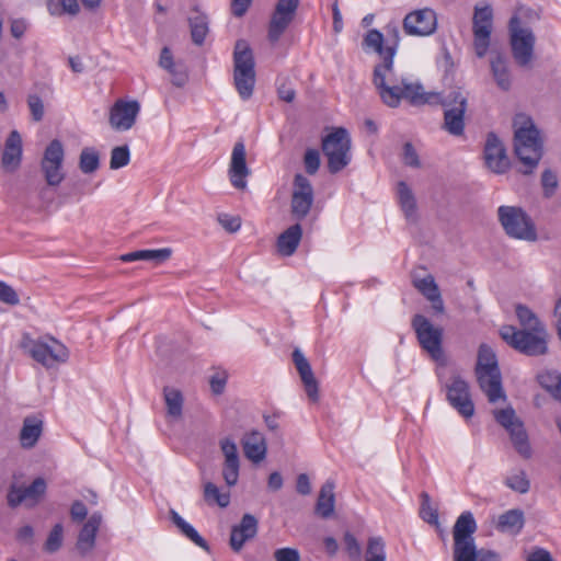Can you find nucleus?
Returning a JSON list of instances; mask_svg holds the SVG:
<instances>
[{
	"label": "nucleus",
	"instance_id": "cd10ccee",
	"mask_svg": "<svg viewBox=\"0 0 561 561\" xmlns=\"http://www.w3.org/2000/svg\"><path fill=\"white\" fill-rule=\"evenodd\" d=\"M242 447L245 457L255 463L261 462L266 456V440L261 432L252 431L245 434L242 438Z\"/></svg>",
	"mask_w": 561,
	"mask_h": 561
},
{
	"label": "nucleus",
	"instance_id": "b1692460",
	"mask_svg": "<svg viewBox=\"0 0 561 561\" xmlns=\"http://www.w3.org/2000/svg\"><path fill=\"white\" fill-rule=\"evenodd\" d=\"M220 448L225 456L222 477L228 486L238 482L240 459L236 443L230 438H224L220 442Z\"/></svg>",
	"mask_w": 561,
	"mask_h": 561
},
{
	"label": "nucleus",
	"instance_id": "dca6fc26",
	"mask_svg": "<svg viewBox=\"0 0 561 561\" xmlns=\"http://www.w3.org/2000/svg\"><path fill=\"white\" fill-rule=\"evenodd\" d=\"M446 397L449 404L463 417L474 414V404L468 382L455 374L449 383H445Z\"/></svg>",
	"mask_w": 561,
	"mask_h": 561
},
{
	"label": "nucleus",
	"instance_id": "7c9ffc66",
	"mask_svg": "<svg viewBox=\"0 0 561 561\" xmlns=\"http://www.w3.org/2000/svg\"><path fill=\"white\" fill-rule=\"evenodd\" d=\"M302 237V229L299 224L287 228L277 240V249L282 255L290 256L297 250Z\"/></svg>",
	"mask_w": 561,
	"mask_h": 561
},
{
	"label": "nucleus",
	"instance_id": "de8ad7c7",
	"mask_svg": "<svg viewBox=\"0 0 561 561\" xmlns=\"http://www.w3.org/2000/svg\"><path fill=\"white\" fill-rule=\"evenodd\" d=\"M64 541V527L61 524H56L50 530L45 543L44 550L48 553H54L58 551Z\"/></svg>",
	"mask_w": 561,
	"mask_h": 561
},
{
	"label": "nucleus",
	"instance_id": "37998d69",
	"mask_svg": "<svg viewBox=\"0 0 561 561\" xmlns=\"http://www.w3.org/2000/svg\"><path fill=\"white\" fill-rule=\"evenodd\" d=\"M204 500L210 505L227 507L230 503V493L221 492L216 484L207 482L204 485Z\"/></svg>",
	"mask_w": 561,
	"mask_h": 561
},
{
	"label": "nucleus",
	"instance_id": "f03ea898",
	"mask_svg": "<svg viewBox=\"0 0 561 561\" xmlns=\"http://www.w3.org/2000/svg\"><path fill=\"white\" fill-rule=\"evenodd\" d=\"M514 149L523 163V174H531L542 157V141L533 119L525 114L514 118Z\"/></svg>",
	"mask_w": 561,
	"mask_h": 561
},
{
	"label": "nucleus",
	"instance_id": "bf43d9fd",
	"mask_svg": "<svg viewBox=\"0 0 561 561\" xmlns=\"http://www.w3.org/2000/svg\"><path fill=\"white\" fill-rule=\"evenodd\" d=\"M345 549L353 560H359L362 556V548L357 539L351 533L344 535Z\"/></svg>",
	"mask_w": 561,
	"mask_h": 561
},
{
	"label": "nucleus",
	"instance_id": "774afa93",
	"mask_svg": "<svg viewBox=\"0 0 561 561\" xmlns=\"http://www.w3.org/2000/svg\"><path fill=\"white\" fill-rule=\"evenodd\" d=\"M526 561H553L549 551L538 548L534 550Z\"/></svg>",
	"mask_w": 561,
	"mask_h": 561
},
{
	"label": "nucleus",
	"instance_id": "7ed1b4c3",
	"mask_svg": "<svg viewBox=\"0 0 561 561\" xmlns=\"http://www.w3.org/2000/svg\"><path fill=\"white\" fill-rule=\"evenodd\" d=\"M474 371L479 388L486 396L490 403L506 401L507 397L503 389L497 358L490 346L480 345Z\"/></svg>",
	"mask_w": 561,
	"mask_h": 561
},
{
	"label": "nucleus",
	"instance_id": "6e6d98bb",
	"mask_svg": "<svg viewBox=\"0 0 561 561\" xmlns=\"http://www.w3.org/2000/svg\"><path fill=\"white\" fill-rule=\"evenodd\" d=\"M541 185L543 195L546 197H551L558 187L557 174L549 169L545 170L541 175Z\"/></svg>",
	"mask_w": 561,
	"mask_h": 561
},
{
	"label": "nucleus",
	"instance_id": "603ef678",
	"mask_svg": "<svg viewBox=\"0 0 561 561\" xmlns=\"http://www.w3.org/2000/svg\"><path fill=\"white\" fill-rule=\"evenodd\" d=\"M421 517L428 524L436 525L438 524V513L437 510L434 508L431 504V499L427 493L422 494V505H421Z\"/></svg>",
	"mask_w": 561,
	"mask_h": 561
},
{
	"label": "nucleus",
	"instance_id": "a18cd8bd",
	"mask_svg": "<svg viewBox=\"0 0 561 561\" xmlns=\"http://www.w3.org/2000/svg\"><path fill=\"white\" fill-rule=\"evenodd\" d=\"M164 400L168 409V413L173 417H180L182 415L183 397L176 389H164Z\"/></svg>",
	"mask_w": 561,
	"mask_h": 561
},
{
	"label": "nucleus",
	"instance_id": "f704fd0d",
	"mask_svg": "<svg viewBox=\"0 0 561 561\" xmlns=\"http://www.w3.org/2000/svg\"><path fill=\"white\" fill-rule=\"evenodd\" d=\"M398 201L408 219H413L416 213L415 197L404 181H400L397 185Z\"/></svg>",
	"mask_w": 561,
	"mask_h": 561
},
{
	"label": "nucleus",
	"instance_id": "473e14b6",
	"mask_svg": "<svg viewBox=\"0 0 561 561\" xmlns=\"http://www.w3.org/2000/svg\"><path fill=\"white\" fill-rule=\"evenodd\" d=\"M490 66L497 87L504 91L510 90L512 82L506 58L496 54L491 57Z\"/></svg>",
	"mask_w": 561,
	"mask_h": 561
},
{
	"label": "nucleus",
	"instance_id": "72a5a7b5",
	"mask_svg": "<svg viewBox=\"0 0 561 561\" xmlns=\"http://www.w3.org/2000/svg\"><path fill=\"white\" fill-rule=\"evenodd\" d=\"M188 23L193 43L198 46L203 45L209 31L208 18L198 10H194L188 18Z\"/></svg>",
	"mask_w": 561,
	"mask_h": 561
},
{
	"label": "nucleus",
	"instance_id": "9b49d317",
	"mask_svg": "<svg viewBox=\"0 0 561 561\" xmlns=\"http://www.w3.org/2000/svg\"><path fill=\"white\" fill-rule=\"evenodd\" d=\"M434 101L436 103L437 99ZM438 102L444 107L443 129L451 136H462L466 127L465 114L468 108L467 95L460 90H453Z\"/></svg>",
	"mask_w": 561,
	"mask_h": 561
},
{
	"label": "nucleus",
	"instance_id": "a211bd4d",
	"mask_svg": "<svg viewBox=\"0 0 561 561\" xmlns=\"http://www.w3.org/2000/svg\"><path fill=\"white\" fill-rule=\"evenodd\" d=\"M300 0H278L268 24V39L271 43L279 41L287 27L294 21Z\"/></svg>",
	"mask_w": 561,
	"mask_h": 561
},
{
	"label": "nucleus",
	"instance_id": "e2e57ef3",
	"mask_svg": "<svg viewBox=\"0 0 561 561\" xmlns=\"http://www.w3.org/2000/svg\"><path fill=\"white\" fill-rule=\"evenodd\" d=\"M276 561H300L299 552L293 548H280L274 552Z\"/></svg>",
	"mask_w": 561,
	"mask_h": 561
},
{
	"label": "nucleus",
	"instance_id": "49530a36",
	"mask_svg": "<svg viewBox=\"0 0 561 561\" xmlns=\"http://www.w3.org/2000/svg\"><path fill=\"white\" fill-rule=\"evenodd\" d=\"M130 161V151L128 146H118L112 149L111 159H110V168L112 170H117L126 167Z\"/></svg>",
	"mask_w": 561,
	"mask_h": 561
},
{
	"label": "nucleus",
	"instance_id": "13d9d810",
	"mask_svg": "<svg viewBox=\"0 0 561 561\" xmlns=\"http://www.w3.org/2000/svg\"><path fill=\"white\" fill-rule=\"evenodd\" d=\"M0 301L11 306L20 302L16 291L2 280H0Z\"/></svg>",
	"mask_w": 561,
	"mask_h": 561
},
{
	"label": "nucleus",
	"instance_id": "5701e85b",
	"mask_svg": "<svg viewBox=\"0 0 561 561\" xmlns=\"http://www.w3.org/2000/svg\"><path fill=\"white\" fill-rule=\"evenodd\" d=\"M291 357L308 398L311 401L317 402L319 400V386L309 360L300 348H295Z\"/></svg>",
	"mask_w": 561,
	"mask_h": 561
},
{
	"label": "nucleus",
	"instance_id": "e433bc0d",
	"mask_svg": "<svg viewBox=\"0 0 561 561\" xmlns=\"http://www.w3.org/2000/svg\"><path fill=\"white\" fill-rule=\"evenodd\" d=\"M170 515L172 522L176 525V527L185 537H187L196 546L205 550L208 549L206 540L197 533V530L191 524L184 520L174 510H171Z\"/></svg>",
	"mask_w": 561,
	"mask_h": 561
},
{
	"label": "nucleus",
	"instance_id": "864d4df0",
	"mask_svg": "<svg viewBox=\"0 0 561 561\" xmlns=\"http://www.w3.org/2000/svg\"><path fill=\"white\" fill-rule=\"evenodd\" d=\"M304 165L308 174H316L320 168V152L317 149H307L304 156Z\"/></svg>",
	"mask_w": 561,
	"mask_h": 561
},
{
	"label": "nucleus",
	"instance_id": "bb28decb",
	"mask_svg": "<svg viewBox=\"0 0 561 561\" xmlns=\"http://www.w3.org/2000/svg\"><path fill=\"white\" fill-rule=\"evenodd\" d=\"M101 522L102 515L100 513H93L81 528L76 543V548L80 554L85 556L94 548L95 537Z\"/></svg>",
	"mask_w": 561,
	"mask_h": 561
},
{
	"label": "nucleus",
	"instance_id": "4468645a",
	"mask_svg": "<svg viewBox=\"0 0 561 561\" xmlns=\"http://www.w3.org/2000/svg\"><path fill=\"white\" fill-rule=\"evenodd\" d=\"M493 24L492 8L486 4L484 7H474L472 18L473 48L476 55L482 58L486 55L491 42Z\"/></svg>",
	"mask_w": 561,
	"mask_h": 561
},
{
	"label": "nucleus",
	"instance_id": "f3484780",
	"mask_svg": "<svg viewBox=\"0 0 561 561\" xmlns=\"http://www.w3.org/2000/svg\"><path fill=\"white\" fill-rule=\"evenodd\" d=\"M314 201L313 187L309 179L297 173L293 182L291 215L295 219L301 220L309 214Z\"/></svg>",
	"mask_w": 561,
	"mask_h": 561
},
{
	"label": "nucleus",
	"instance_id": "4be33fe9",
	"mask_svg": "<svg viewBox=\"0 0 561 561\" xmlns=\"http://www.w3.org/2000/svg\"><path fill=\"white\" fill-rule=\"evenodd\" d=\"M484 160L486 167L494 173L502 174L508 169V158L504 145L493 133L486 136Z\"/></svg>",
	"mask_w": 561,
	"mask_h": 561
},
{
	"label": "nucleus",
	"instance_id": "6e6552de",
	"mask_svg": "<svg viewBox=\"0 0 561 561\" xmlns=\"http://www.w3.org/2000/svg\"><path fill=\"white\" fill-rule=\"evenodd\" d=\"M49 341L48 343L43 340H34L28 333H24L20 347L45 367H51L56 363H66L69 358L68 348L54 337H50Z\"/></svg>",
	"mask_w": 561,
	"mask_h": 561
},
{
	"label": "nucleus",
	"instance_id": "393cba45",
	"mask_svg": "<svg viewBox=\"0 0 561 561\" xmlns=\"http://www.w3.org/2000/svg\"><path fill=\"white\" fill-rule=\"evenodd\" d=\"M257 533V519L252 514H244L239 525L231 529L230 547L239 552L245 541L254 538Z\"/></svg>",
	"mask_w": 561,
	"mask_h": 561
},
{
	"label": "nucleus",
	"instance_id": "ea45409f",
	"mask_svg": "<svg viewBox=\"0 0 561 561\" xmlns=\"http://www.w3.org/2000/svg\"><path fill=\"white\" fill-rule=\"evenodd\" d=\"M100 167V154L93 147H85L79 157V168L84 174L95 172Z\"/></svg>",
	"mask_w": 561,
	"mask_h": 561
},
{
	"label": "nucleus",
	"instance_id": "4c0bfd02",
	"mask_svg": "<svg viewBox=\"0 0 561 561\" xmlns=\"http://www.w3.org/2000/svg\"><path fill=\"white\" fill-rule=\"evenodd\" d=\"M383 42H385L383 34L381 32H379L378 30L373 28V30H369L367 32V34L365 35L364 41H363V48L367 51L371 50V51L377 53L378 55H380L382 57V62H385L386 54H387L388 49H390L391 47H388V46L383 47Z\"/></svg>",
	"mask_w": 561,
	"mask_h": 561
},
{
	"label": "nucleus",
	"instance_id": "09e8293b",
	"mask_svg": "<svg viewBox=\"0 0 561 561\" xmlns=\"http://www.w3.org/2000/svg\"><path fill=\"white\" fill-rule=\"evenodd\" d=\"M505 484L513 491H516L522 494L527 493L530 488V482L527 479L525 471L523 470H519L508 476L505 480Z\"/></svg>",
	"mask_w": 561,
	"mask_h": 561
},
{
	"label": "nucleus",
	"instance_id": "423d86ee",
	"mask_svg": "<svg viewBox=\"0 0 561 561\" xmlns=\"http://www.w3.org/2000/svg\"><path fill=\"white\" fill-rule=\"evenodd\" d=\"M477 523L471 512H463L457 518L453 528L454 561H476L479 557L474 542Z\"/></svg>",
	"mask_w": 561,
	"mask_h": 561
},
{
	"label": "nucleus",
	"instance_id": "4d7b16f0",
	"mask_svg": "<svg viewBox=\"0 0 561 561\" xmlns=\"http://www.w3.org/2000/svg\"><path fill=\"white\" fill-rule=\"evenodd\" d=\"M27 105L35 122H39L44 117V103L36 94H30L27 98Z\"/></svg>",
	"mask_w": 561,
	"mask_h": 561
},
{
	"label": "nucleus",
	"instance_id": "69168bd1",
	"mask_svg": "<svg viewBox=\"0 0 561 561\" xmlns=\"http://www.w3.org/2000/svg\"><path fill=\"white\" fill-rule=\"evenodd\" d=\"M210 388H211V391L215 393V394H221L225 390V386H226V382H227V377L225 374H215L214 376H211L210 378Z\"/></svg>",
	"mask_w": 561,
	"mask_h": 561
},
{
	"label": "nucleus",
	"instance_id": "39448f33",
	"mask_svg": "<svg viewBox=\"0 0 561 561\" xmlns=\"http://www.w3.org/2000/svg\"><path fill=\"white\" fill-rule=\"evenodd\" d=\"M501 337L513 348L528 356L543 355L548 351V333L546 329L518 330L513 325H504L500 330Z\"/></svg>",
	"mask_w": 561,
	"mask_h": 561
},
{
	"label": "nucleus",
	"instance_id": "338daca9",
	"mask_svg": "<svg viewBox=\"0 0 561 561\" xmlns=\"http://www.w3.org/2000/svg\"><path fill=\"white\" fill-rule=\"evenodd\" d=\"M70 515L73 520L81 522L87 517L88 510L81 501H76L71 505Z\"/></svg>",
	"mask_w": 561,
	"mask_h": 561
},
{
	"label": "nucleus",
	"instance_id": "c756f323",
	"mask_svg": "<svg viewBox=\"0 0 561 561\" xmlns=\"http://www.w3.org/2000/svg\"><path fill=\"white\" fill-rule=\"evenodd\" d=\"M334 482L328 480L322 486L316 503V514L322 518H329L334 513L335 495Z\"/></svg>",
	"mask_w": 561,
	"mask_h": 561
},
{
	"label": "nucleus",
	"instance_id": "f257e3e1",
	"mask_svg": "<svg viewBox=\"0 0 561 561\" xmlns=\"http://www.w3.org/2000/svg\"><path fill=\"white\" fill-rule=\"evenodd\" d=\"M394 47L388 49L385 62L374 69L373 82L378 90L382 102L389 107H398L401 100L409 101L412 105L432 104L439 95L426 93L419 82L402 78L400 81L393 78Z\"/></svg>",
	"mask_w": 561,
	"mask_h": 561
},
{
	"label": "nucleus",
	"instance_id": "aec40b11",
	"mask_svg": "<svg viewBox=\"0 0 561 561\" xmlns=\"http://www.w3.org/2000/svg\"><path fill=\"white\" fill-rule=\"evenodd\" d=\"M139 111L140 105L137 101H116L110 111L108 121L111 127L117 131L130 129L136 122Z\"/></svg>",
	"mask_w": 561,
	"mask_h": 561
},
{
	"label": "nucleus",
	"instance_id": "8fccbe9b",
	"mask_svg": "<svg viewBox=\"0 0 561 561\" xmlns=\"http://www.w3.org/2000/svg\"><path fill=\"white\" fill-rule=\"evenodd\" d=\"M26 501H31L28 505L32 506L38 502L46 491V482L43 478H36L28 486L23 488Z\"/></svg>",
	"mask_w": 561,
	"mask_h": 561
},
{
	"label": "nucleus",
	"instance_id": "c9c22d12",
	"mask_svg": "<svg viewBox=\"0 0 561 561\" xmlns=\"http://www.w3.org/2000/svg\"><path fill=\"white\" fill-rule=\"evenodd\" d=\"M170 515L172 522L176 525V527L185 537H187L196 546L205 550L208 549L206 540L197 533V530L191 524L184 520L174 510H171Z\"/></svg>",
	"mask_w": 561,
	"mask_h": 561
},
{
	"label": "nucleus",
	"instance_id": "6ab92c4d",
	"mask_svg": "<svg viewBox=\"0 0 561 561\" xmlns=\"http://www.w3.org/2000/svg\"><path fill=\"white\" fill-rule=\"evenodd\" d=\"M437 27L436 13L432 9L415 10L403 20V28L407 34L414 36H427Z\"/></svg>",
	"mask_w": 561,
	"mask_h": 561
},
{
	"label": "nucleus",
	"instance_id": "1a4fd4ad",
	"mask_svg": "<svg viewBox=\"0 0 561 561\" xmlns=\"http://www.w3.org/2000/svg\"><path fill=\"white\" fill-rule=\"evenodd\" d=\"M497 217L508 237L531 242L537 240L536 227L523 208L500 206Z\"/></svg>",
	"mask_w": 561,
	"mask_h": 561
},
{
	"label": "nucleus",
	"instance_id": "c03bdc74",
	"mask_svg": "<svg viewBox=\"0 0 561 561\" xmlns=\"http://www.w3.org/2000/svg\"><path fill=\"white\" fill-rule=\"evenodd\" d=\"M365 561H386V545L381 537H370L368 539Z\"/></svg>",
	"mask_w": 561,
	"mask_h": 561
},
{
	"label": "nucleus",
	"instance_id": "3c124183",
	"mask_svg": "<svg viewBox=\"0 0 561 561\" xmlns=\"http://www.w3.org/2000/svg\"><path fill=\"white\" fill-rule=\"evenodd\" d=\"M413 285L427 299L439 293L438 286L432 275H426L423 278H414Z\"/></svg>",
	"mask_w": 561,
	"mask_h": 561
},
{
	"label": "nucleus",
	"instance_id": "5fc2aeb1",
	"mask_svg": "<svg viewBox=\"0 0 561 561\" xmlns=\"http://www.w3.org/2000/svg\"><path fill=\"white\" fill-rule=\"evenodd\" d=\"M402 161L405 165L419 169L421 168V160L419 153L412 142H405L402 147Z\"/></svg>",
	"mask_w": 561,
	"mask_h": 561
},
{
	"label": "nucleus",
	"instance_id": "c85d7f7f",
	"mask_svg": "<svg viewBox=\"0 0 561 561\" xmlns=\"http://www.w3.org/2000/svg\"><path fill=\"white\" fill-rule=\"evenodd\" d=\"M43 432V421L35 416L28 415L23 420L20 432V443L23 448H32L36 445Z\"/></svg>",
	"mask_w": 561,
	"mask_h": 561
},
{
	"label": "nucleus",
	"instance_id": "9d476101",
	"mask_svg": "<svg viewBox=\"0 0 561 561\" xmlns=\"http://www.w3.org/2000/svg\"><path fill=\"white\" fill-rule=\"evenodd\" d=\"M351 137L343 127L334 128L322 139V151L331 173L342 171L351 162Z\"/></svg>",
	"mask_w": 561,
	"mask_h": 561
},
{
	"label": "nucleus",
	"instance_id": "0e129e2a",
	"mask_svg": "<svg viewBox=\"0 0 561 561\" xmlns=\"http://www.w3.org/2000/svg\"><path fill=\"white\" fill-rule=\"evenodd\" d=\"M218 221L229 232H236L241 227L240 218L234 216L220 215Z\"/></svg>",
	"mask_w": 561,
	"mask_h": 561
},
{
	"label": "nucleus",
	"instance_id": "58836bf2",
	"mask_svg": "<svg viewBox=\"0 0 561 561\" xmlns=\"http://www.w3.org/2000/svg\"><path fill=\"white\" fill-rule=\"evenodd\" d=\"M539 383L551 393V396L561 401V374L558 371H545L538 375Z\"/></svg>",
	"mask_w": 561,
	"mask_h": 561
},
{
	"label": "nucleus",
	"instance_id": "680f3d73",
	"mask_svg": "<svg viewBox=\"0 0 561 561\" xmlns=\"http://www.w3.org/2000/svg\"><path fill=\"white\" fill-rule=\"evenodd\" d=\"M171 77H172V83L179 88L183 87L187 81V72L185 68L180 65L175 64L174 68L167 70Z\"/></svg>",
	"mask_w": 561,
	"mask_h": 561
},
{
	"label": "nucleus",
	"instance_id": "a19ab883",
	"mask_svg": "<svg viewBox=\"0 0 561 561\" xmlns=\"http://www.w3.org/2000/svg\"><path fill=\"white\" fill-rule=\"evenodd\" d=\"M516 316L523 330L538 331L539 329H546L538 317L524 305L516 306Z\"/></svg>",
	"mask_w": 561,
	"mask_h": 561
},
{
	"label": "nucleus",
	"instance_id": "f8f14e48",
	"mask_svg": "<svg viewBox=\"0 0 561 561\" xmlns=\"http://www.w3.org/2000/svg\"><path fill=\"white\" fill-rule=\"evenodd\" d=\"M412 328L415 331L421 347L440 366L446 365V357L442 347L443 329L434 327L422 314H415L412 319Z\"/></svg>",
	"mask_w": 561,
	"mask_h": 561
},
{
	"label": "nucleus",
	"instance_id": "ddd939ff",
	"mask_svg": "<svg viewBox=\"0 0 561 561\" xmlns=\"http://www.w3.org/2000/svg\"><path fill=\"white\" fill-rule=\"evenodd\" d=\"M492 413L495 421L508 432L516 451L522 457L529 458L531 456V448L528 435L524 423L516 415L515 410L512 407H506L504 409H495Z\"/></svg>",
	"mask_w": 561,
	"mask_h": 561
},
{
	"label": "nucleus",
	"instance_id": "412c9836",
	"mask_svg": "<svg viewBox=\"0 0 561 561\" xmlns=\"http://www.w3.org/2000/svg\"><path fill=\"white\" fill-rule=\"evenodd\" d=\"M245 157L247 152L243 141H237L232 148L228 173L232 186L238 190L247 187V178L250 175Z\"/></svg>",
	"mask_w": 561,
	"mask_h": 561
},
{
	"label": "nucleus",
	"instance_id": "0eeeda50",
	"mask_svg": "<svg viewBox=\"0 0 561 561\" xmlns=\"http://www.w3.org/2000/svg\"><path fill=\"white\" fill-rule=\"evenodd\" d=\"M530 13L529 9L519 8L518 14L511 18L510 28V42L512 47V54L516 64L520 67H527L530 65L534 57L535 47V35L531 28L522 26L519 15Z\"/></svg>",
	"mask_w": 561,
	"mask_h": 561
},
{
	"label": "nucleus",
	"instance_id": "2f4dec72",
	"mask_svg": "<svg viewBox=\"0 0 561 561\" xmlns=\"http://www.w3.org/2000/svg\"><path fill=\"white\" fill-rule=\"evenodd\" d=\"M172 255V250L170 248L162 249H148V250H138L129 253H125L121 255V261L123 262H134V261H151L156 264H160L169 260Z\"/></svg>",
	"mask_w": 561,
	"mask_h": 561
},
{
	"label": "nucleus",
	"instance_id": "052dcab7",
	"mask_svg": "<svg viewBox=\"0 0 561 561\" xmlns=\"http://www.w3.org/2000/svg\"><path fill=\"white\" fill-rule=\"evenodd\" d=\"M7 500H8V505L12 508L19 506L23 502H27L24 491H23V488H18L15 485H12L9 489Z\"/></svg>",
	"mask_w": 561,
	"mask_h": 561
},
{
	"label": "nucleus",
	"instance_id": "20e7f679",
	"mask_svg": "<svg viewBox=\"0 0 561 561\" xmlns=\"http://www.w3.org/2000/svg\"><path fill=\"white\" fill-rule=\"evenodd\" d=\"M233 82L242 100H249L255 84V61L244 39L237 41L233 50Z\"/></svg>",
	"mask_w": 561,
	"mask_h": 561
},
{
	"label": "nucleus",
	"instance_id": "a878e982",
	"mask_svg": "<svg viewBox=\"0 0 561 561\" xmlns=\"http://www.w3.org/2000/svg\"><path fill=\"white\" fill-rule=\"evenodd\" d=\"M22 138L16 130H12L4 145L1 164L7 172H14L21 164Z\"/></svg>",
	"mask_w": 561,
	"mask_h": 561
},
{
	"label": "nucleus",
	"instance_id": "2eb2a0df",
	"mask_svg": "<svg viewBox=\"0 0 561 561\" xmlns=\"http://www.w3.org/2000/svg\"><path fill=\"white\" fill-rule=\"evenodd\" d=\"M64 157L62 144L58 139L51 140L46 147L41 161V170L49 186H59L65 179L62 170Z\"/></svg>",
	"mask_w": 561,
	"mask_h": 561
},
{
	"label": "nucleus",
	"instance_id": "79ce46f5",
	"mask_svg": "<svg viewBox=\"0 0 561 561\" xmlns=\"http://www.w3.org/2000/svg\"><path fill=\"white\" fill-rule=\"evenodd\" d=\"M524 525V516L522 511L511 510L499 517L497 527L503 530H519Z\"/></svg>",
	"mask_w": 561,
	"mask_h": 561
}]
</instances>
